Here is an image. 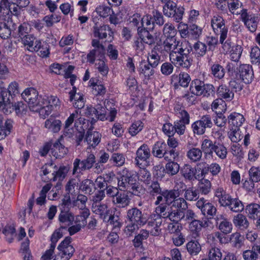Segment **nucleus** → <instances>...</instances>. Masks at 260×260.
Here are the masks:
<instances>
[{"mask_svg":"<svg viewBox=\"0 0 260 260\" xmlns=\"http://www.w3.org/2000/svg\"><path fill=\"white\" fill-rule=\"evenodd\" d=\"M162 32L164 40L162 53L169 54L170 61L176 67L188 68L191 65L189 54L192 50L190 43L185 40L177 39V29L171 23L164 25Z\"/></svg>","mask_w":260,"mask_h":260,"instance_id":"nucleus-1","label":"nucleus"},{"mask_svg":"<svg viewBox=\"0 0 260 260\" xmlns=\"http://www.w3.org/2000/svg\"><path fill=\"white\" fill-rule=\"evenodd\" d=\"M76 91V88L74 87L73 89L69 92L70 101L72 102L73 106L78 109L72 113L65 121L64 131L65 134L68 135L69 137H71L75 132L74 128L72 127L74 122L75 129L78 131L84 130L86 127V120L81 116L80 111L85 105L83 95L80 92L77 93Z\"/></svg>","mask_w":260,"mask_h":260,"instance_id":"nucleus-2","label":"nucleus"},{"mask_svg":"<svg viewBox=\"0 0 260 260\" xmlns=\"http://www.w3.org/2000/svg\"><path fill=\"white\" fill-rule=\"evenodd\" d=\"M121 177L118 181L120 190H126L135 196H140L143 189L137 181L135 172L124 168L119 172Z\"/></svg>","mask_w":260,"mask_h":260,"instance_id":"nucleus-3","label":"nucleus"},{"mask_svg":"<svg viewBox=\"0 0 260 260\" xmlns=\"http://www.w3.org/2000/svg\"><path fill=\"white\" fill-rule=\"evenodd\" d=\"M40 100V107L38 112L44 118L50 115L53 110L59 109L61 105V102L55 95H45Z\"/></svg>","mask_w":260,"mask_h":260,"instance_id":"nucleus-4","label":"nucleus"},{"mask_svg":"<svg viewBox=\"0 0 260 260\" xmlns=\"http://www.w3.org/2000/svg\"><path fill=\"white\" fill-rule=\"evenodd\" d=\"M22 99L27 103L29 110L38 112L40 107L41 99L42 95H39L38 91L34 88H27L21 93Z\"/></svg>","mask_w":260,"mask_h":260,"instance_id":"nucleus-5","label":"nucleus"},{"mask_svg":"<svg viewBox=\"0 0 260 260\" xmlns=\"http://www.w3.org/2000/svg\"><path fill=\"white\" fill-rule=\"evenodd\" d=\"M213 125L212 118L209 115H205L200 119L194 121L191 124V128L194 134L197 135H203L207 128H210Z\"/></svg>","mask_w":260,"mask_h":260,"instance_id":"nucleus-6","label":"nucleus"},{"mask_svg":"<svg viewBox=\"0 0 260 260\" xmlns=\"http://www.w3.org/2000/svg\"><path fill=\"white\" fill-rule=\"evenodd\" d=\"M164 14L168 17H173L176 22H180L184 13V9L182 7L177 8L173 2L165 4L163 7Z\"/></svg>","mask_w":260,"mask_h":260,"instance_id":"nucleus-7","label":"nucleus"},{"mask_svg":"<svg viewBox=\"0 0 260 260\" xmlns=\"http://www.w3.org/2000/svg\"><path fill=\"white\" fill-rule=\"evenodd\" d=\"M72 240L70 237H67L58 245L57 249L59 251L58 255L61 260H69L73 256L75 248L71 244Z\"/></svg>","mask_w":260,"mask_h":260,"instance_id":"nucleus-8","label":"nucleus"},{"mask_svg":"<svg viewBox=\"0 0 260 260\" xmlns=\"http://www.w3.org/2000/svg\"><path fill=\"white\" fill-rule=\"evenodd\" d=\"M91 45L93 49L87 54V60L90 63H93L96 59L98 61V59L104 58L105 50L104 46L100 43L98 40H92Z\"/></svg>","mask_w":260,"mask_h":260,"instance_id":"nucleus-9","label":"nucleus"},{"mask_svg":"<svg viewBox=\"0 0 260 260\" xmlns=\"http://www.w3.org/2000/svg\"><path fill=\"white\" fill-rule=\"evenodd\" d=\"M240 19L250 32H254L256 31L260 20L258 16L244 9L241 13Z\"/></svg>","mask_w":260,"mask_h":260,"instance_id":"nucleus-10","label":"nucleus"},{"mask_svg":"<svg viewBox=\"0 0 260 260\" xmlns=\"http://www.w3.org/2000/svg\"><path fill=\"white\" fill-rule=\"evenodd\" d=\"M137 30L139 37L145 44L150 45L155 43L158 44L161 42L160 34L159 32L155 33L153 36L146 28L141 27H138Z\"/></svg>","mask_w":260,"mask_h":260,"instance_id":"nucleus-11","label":"nucleus"},{"mask_svg":"<svg viewBox=\"0 0 260 260\" xmlns=\"http://www.w3.org/2000/svg\"><path fill=\"white\" fill-rule=\"evenodd\" d=\"M211 25L214 32L217 35H221V39L228 32V29L225 27L223 18L219 15L213 16L211 20Z\"/></svg>","mask_w":260,"mask_h":260,"instance_id":"nucleus-12","label":"nucleus"},{"mask_svg":"<svg viewBox=\"0 0 260 260\" xmlns=\"http://www.w3.org/2000/svg\"><path fill=\"white\" fill-rule=\"evenodd\" d=\"M150 156V151L148 146L144 144L141 145L136 152L135 158L136 164L140 168L146 166Z\"/></svg>","mask_w":260,"mask_h":260,"instance_id":"nucleus-13","label":"nucleus"},{"mask_svg":"<svg viewBox=\"0 0 260 260\" xmlns=\"http://www.w3.org/2000/svg\"><path fill=\"white\" fill-rule=\"evenodd\" d=\"M162 222V218L158 214H152L148 219V231L153 236H158L161 233L160 226Z\"/></svg>","mask_w":260,"mask_h":260,"instance_id":"nucleus-14","label":"nucleus"},{"mask_svg":"<svg viewBox=\"0 0 260 260\" xmlns=\"http://www.w3.org/2000/svg\"><path fill=\"white\" fill-rule=\"evenodd\" d=\"M95 118L101 121L108 120L110 122L113 121L117 114V111L115 108H111L109 114L107 116L106 108L102 104H98L95 106Z\"/></svg>","mask_w":260,"mask_h":260,"instance_id":"nucleus-15","label":"nucleus"},{"mask_svg":"<svg viewBox=\"0 0 260 260\" xmlns=\"http://www.w3.org/2000/svg\"><path fill=\"white\" fill-rule=\"evenodd\" d=\"M97 18H93L92 20L95 23L94 26V35L95 37H98L100 39H106L108 37L109 41H111L112 39L113 32L110 27L107 25H103L100 27L98 26Z\"/></svg>","mask_w":260,"mask_h":260,"instance_id":"nucleus-16","label":"nucleus"},{"mask_svg":"<svg viewBox=\"0 0 260 260\" xmlns=\"http://www.w3.org/2000/svg\"><path fill=\"white\" fill-rule=\"evenodd\" d=\"M126 219L127 221L144 225L147 222V219L144 217L141 211L137 208H133L127 211Z\"/></svg>","mask_w":260,"mask_h":260,"instance_id":"nucleus-17","label":"nucleus"},{"mask_svg":"<svg viewBox=\"0 0 260 260\" xmlns=\"http://www.w3.org/2000/svg\"><path fill=\"white\" fill-rule=\"evenodd\" d=\"M197 207L204 215L213 216L216 212V208L209 201L202 198L196 202Z\"/></svg>","mask_w":260,"mask_h":260,"instance_id":"nucleus-18","label":"nucleus"},{"mask_svg":"<svg viewBox=\"0 0 260 260\" xmlns=\"http://www.w3.org/2000/svg\"><path fill=\"white\" fill-rule=\"evenodd\" d=\"M12 107L8 91L6 90H2L0 93V111L9 114L13 110Z\"/></svg>","mask_w":260,"mask_h":260,"instance_id":"nucleus-19","label":"nucleus"},{"mask_svg":"<svg viewBox=\"0 0 260 260\" xmlns=\"http://www.w3.org/2000/svg\"><path fill=\"white\" fill-rule=\"evenodd\" d=\"M239 73L240 78L245 83H249L252 81L253 72L251 66L247 64H241L239 66Z\"/></svg>","mask_w":260,"mask_h":260,"instance_id":"nucleus-20","label":"nucleus"},{"mask_svg":"<svg viewBox=\"0 0 260 260\" xmlns=\"http://www.w3.org/2000/svg\"><path fill=\"white\" fill-rule=\"evenodd\" d=\"M219 230L225 234L230 233L233 229L232 223L222 214L217 215L216 218Z\"/></svg>","mask_w":260,"mask_h":260,"instance_id":"nucleus-21","label":"nucleus"},{"mask_svg":"<svg viewBox=\"0 0 260 260\" xmlns=\"http://www.w3.org/2000/svg\"><path fill=\"white\" fill-rule=\"evenodd\" d=\"M216 93L218 98L225 102L231 101L234 97L233 91L225 85H220L216 90Z\"/></svg>","mask_w":260,"mask_h":260,"instance_id":"nucleus-22","label":"nucleus"},{"mask_svg":"<svg viewBox=\"0 0 260 260\" xmlns=\"http://www.w3.org/2000/svg\"><path fill=\"white\" fill-rule=\"evenodd\" d=\"M172 78L175 86H180L183 87H187L191 80L190 76L185 72H181L177 75H174Z\"/></svg>","mask_w":260,"mask_h":260,"instance_id":"nucleus-23","label":"nucleus"},{"mask_svg":"<svg viewBox=\"0 0 260 260\" xmlns=\"http://www.w3.org/2000/svg\"><path fill=\"white\" fill-rule=\"evenodd\" d=\"M12 127V121L10 119L5 120L0 115V140L4 139L10 134Z\"/></svg>","mask_w":260,"mask_h":260,"instance_id":"nucleus-24","label":"nucleus"},{"mask_svg":"<svg viewBox=\"0 0 260 260\" xmlns=\"http://www.w3.org/2000/svg\"><path fill=\"white\" fill-rule=\"evenodd\" d=\"M91 209L94 214L99 215L100 218L104 220L106 219L110 212L107 205L105 204L93 203Z\"/></svg>","mask_w":260,"mask_h":260,"instance_id":"nucleus-25","label":"nucleus"},{"mask_svg":"<svg viewBox=\"0 0 260 260\" xmlns=\"http://www.w3.org/2000/svg\"><path fill=\"white\" fill-rule=\"evenodd\" d=\"M101 135L98 132L89 129L86 134L85 139L91 147H95L100 142Z\"/></svg>","mask_w":260,"mask_h":260,"instance_id":"nucleus-26","label":"nucleus"},{"mask_svg":"<svg viewBox=\"0 0 260 260\" xmlns=\"http://www.w3.org/2000/svg\"><path fill=\"white\" fill-rule=\"evenodd\" d=\"M153 68L149 63L144 61L140 63L138 71L140 75L144 76L145 80H149L154 73Z\"/></svg>","mask_w":260,"mask_h":260,"instance_id":"nucleus-27","label":"nucleus"},{"mask_svg":"<svg viewBox=\"0 0 260 260\" xmlns=\"http://www.w3.org/2000/svg\"><path fill=\"white\" fill-rule=\"evenodd\" d=\"M174 111L175 115L179 118L178 121L185 123H189L190 116L184 107L180 105H176Z\"/></svg>","mask_w":260,"mask_h":260,"instance_id":"nucleus-28","label":"nucleus"},{"mask_svg":"<svg viewBox=\"0 0 260 260\" xmlns=\"http://www.w3.org/2000/svg\"><path fill=\"white\" fill-rule=\"evenodd\" d=\"M196 170L188 164L183 166L181 169V173L185 179L189 181L200 179L199 175L196 176Z\"/></svg>","mask_w":260,"mask_h":260,"instance_id":"nucleus-29","label":"nucleus"},{"mask_svg":"<svg viewBox=\"0 0 260 260\" xmlns=\"http://www.w3.org/2000/svg\"><path fill=\"white\" fill-rule=\"evenodd\" d=\"M3 21L0 22V37L3 39H8L11 34V30L10 28V24L11 23L9 21V16H5Z\"/></svg>","mask_w":260,"mask_h":260,"instance_id":"nucleus-30","label":"nucleus"},{"mask_svg":"<svg viewBox=\"0 0 260 260\" xmlns=\"http://www.w3.org/2000/svg\"><path fill=\"white\" fill-rule=\"evenodd\" d=\"M226 205L223 206H228L233 212H241L244 209V205L239 199L236 198H232L230 196L229 199L225 202Z\"/></svg>","mask_w":260,"mask_h":260,"instance_id":"nucleus-31","label":"nucleus"},{"mask_svg":"<svg viewBox=\"0 0 260 260\" xmlns=\"http://www.w3.org/2000/svg\"><path fill=\"white\" fill-rule=\"evenodd\" d=\"M209 223L208 220L200 221L199 220H193L191 221L189 225V230L197 236L199 233L201 231L202 228H206L208 226Z\"/></svg>","mask_w":260,"mask_h":260,"instance_id":"nucleus-32","label":"nucleus"},{"mask_svg":"<svg viewBox=\"0 0 260 260\" xmlns=\"http://www.w3.org/2000/svg\"><path fill=\"white\" fill-rule=\"evenodd\" d=\"M61 126L60 120L51 117L45 122V127L53 133L58 132Z\"/></svg>","mask_w":260,"mask_h":260,"instance_id":"nucleus-33","label":"nucleus"},{"mask_svg":"<svg viewBox=\"0 0 260 260\" xmlns=\"http://www.w3.org/2000/svg\"><path fill=\"white\" fill-rule=\"evenodd\" d=\"M161 194L164 197L166 203L172 204L174 201L180 196V191L177 189L165 190Z\"/></svg>","mask_w":260,"mask_h":260,"instance_id":"nucleus-34","label":"nucleus"},{"mask_svg":"<svg viewBox=\"0 0 260 260\" xmlns=\"http://www.w3.org/2000/svg\"><path fill=\"white\" fill-rule=\"evenodd\" d=\"M229 123L232 127H239L245 121L243 115L240 113L234 112L228 117Z\"/></svg>","mask_w":260,"mask_h":260,"instance_id":"nucleus-35","label":"nucleus"},{"mask_svg":"<svg viewBox=\"0 0 260 260\" xmlns=\"http://www.w3.org/2000/svg\"><path fill=\"white\" fill-rule=\"evenodd\" d=\"M114 205H117L119 207L124 208L130 203V199L126 193H118L116 197L112 200Z\"/></svg>","mask_w":260,"mask_h":260,"instance_id":"nucleus-36","label":"nucleus"},{"mask_svg":"<svg viewBox=\"0 0 260 260\" xmlns=\"http://www.w3.org/2000/svg\"><path fill=\"white\" fill-rule=\"evenodd\" d=\"M87 170L86 167L79 158H76L73 162V169L72 174L75 176L78 180L79 178L83 175V172Z\"/></svg>","mask_w":260,"mask_h":260,"instance_id":"nucleus-37","label":"nucleus"},{"mask_svg":"<svg viewBox=\"0 0 260 260\" xmlns=\"http://www.w3.org/2000/svg\"><path fill=\"white\" fill-rule=\"evenodd\" d=\"M216 145V143H213L212 141L210 139H203L201 142L202 151L206 155H212Z\"/></svg>","mask_w":260,"mask_h":260,"instance_id":"nucleus-38","label":"nucleus"},{"mask_svg":"<svg viewBox=\"0 0 260 260\" xmlns=\"http://www.w3.org/2000/svg\"><path fill=\"white\" fill-rule=\"evenodd\" d=\"M89 86L92 87V92L95 95H102L106 93V88L100 82H95L94 79L91 78L89 81Z\"/></svg>","mask_w":260,"mask_h":260,"instance_id":"nucleus-39","label":"nucleus"},{"mask_svg":"<svg viewBox=\"0 0 260 260\" xmlns=\"http://www.w3.org/2000/svg\"><path fill=\"white\" fill-rule=\"evenodd\" d=\"M52 149L53 155L56 158L63 157L68 152V149L57 141L53 144Z\"/></svg>","mask_w":260,"mask_h":260,"instance_id":"nucleus-40","label":"nucleus"},{"mask_svg":"<svg viewBox=\"0 0 260 260\" xmlns=\"http://www.w3.org/2000/svg\"><path fill=\"white\" fill-rule=\"evenodd\" d=\"M211 109L217 114H221L226 110V104L224 100L217 98L211 104Z\"/></svg>","mask_w":260,"mask_h":260,"instance_id":"nucleus-41","label":"nucleus"},{"mask_svg":"<svg viewBox=\"0 0 260 260\" xmlns=\"http://www.w3.org/2000/svg\"><path fill=\"white\" fill-rule=\"evenodd\" d=\"M166 148L167 145L164 142L157 141L153 146L152 153L155 157L162 158Z\"/></svg>","mask_w":260,"mask_h":260,"instance_id":"nucleus-42","label":"nucleus"},{"mask_svg":"<svg viewBox=\"0 0 260 260\" xmlns=\"http://www.w3.org/2000/svg\"><path fill=\"white\" fill-rule=\"evenodd\" d=\"M246 211L251 219H255L260 217V205L257 204H251L247 206Z\"/></svg>","mask_w":260,"mask_h":260,"instance_id":"nucleus-43","label":"nucleus"},{"mask_svg":"<svg viewBox=\"0 0 260 260\" xmlns=\"http://www.w3.org/2000/svg\"><path fill=\"white\" fill-rule=\"evenodd\" d=\"M204 83L199 79L193 80L190 84V90L191 92L196 95L203 94V87Z\"/></svg>","mask_w":260,"mask_h":260,"instance_id":"nucleus-44","label":"nucleus"},{"mask_svg":"<svg viewBox=\"0 0 260 260\" xmlns=\"http://www.w3.org/2000/svg\"><path fill=\"white\" fill-rule=\"evenodd\" d=\"M228 137L234 143H237L243 137V133L239 127H232L228 132Z\"/></svg>","mask_w":260,"mask_h":260,"instance_id":"nucleus-45","label":"nucleus"},{"mask_svg":"<svg viewBox=\"0 0 260 260\" xmlns=\"http://www.w3.org/2000/svg\"><path fill=\"white\" fill-rule=\"evenodd\" d=\"M243 48L239 45L233 46L230 51V59L232 61L238 63L241 56Z\"/></svg>","mask_w":260,"mask_h":260,"instance_id":"nucleus-46","label":"nucleus"},{"mask_svg":"<svg viewBox=\"0 0 260 260\" xmlns=\"http://www.w3.org/2000/svg\"><path fill=\"white\" fill-rule=\"evenodd\" d=\"M69 169L66 166H60L57 171H54L52 173V177L50 179H52L53 181L56 180L58 179L60 180H63L66 176L68 173Z\"/></svg>","mask_w":260,"mask_h":260,"instance_id":"nucleus-47","label":"nucleus"},{"mask_svg":"<svg viewBox=\"0 0 260 260\" xmlns=\"http://www.w3.org/2000/svg\"><path fill=\"white\" fill-rule=\"evenodd\" d=\"M59 220L64 225H69L74 220L73 214L69 211H61L59 215Z\"/></svg>","mask_w":260,"mask_h":260,"instance_id":"nucleus-48","label":"nucleus"},{"mask_svg":"<svg viewBox=\"0 0 260 260\" xmlns=\"http://www.w3.org/2000/svg\"><path fill=\"white\" fill-rule=\"evenodd\" d=\"M187 157L192 162L199 161L202 156V151L198 148H192L187 152Z\"/></svg>","mask_w":260,"mask_h":260,"instance_id":"nucleus-49","label":"nucleus"},{"mask_svg":"<svg viewBox=\"0 0 260 260\" xmlns=\"http://www.w3.org/2000/svg\"><path fill=\"white\" fill-rule=\"evenodd\" d=\"M162 217H168L169 219L174 222H178L182 219V211L180 210H174L171 212H168L162 214Z\"/></svg>","mask_w":260,"mask_h":260,"instance_id":"nucleus-50","label":"nucleus"},{"mask_svg":"<svg viewBox=\"0 0 260 260\" xmlns=\"http://www.w3.org/2000/svg\"><path fill=\"white\" fill-rule=\"evenodd\" d=\"M95 11L97 14L102 18H106L113 14L112 9L105 5L98 6Z\"/></svg>","mask_w":260,"mask_h":260,"instance_id":"nucleus-51","label":"nucleus"},{"mask_svg":"<svg viewBox=\"0 0 260 260\" xmlns=\"http://www.w3.org/2000/svg\"><path fill=\"white\" fill-rule=\"evenodd\" d=\"M89 210L86 209L82 211L80 215L76 216L75 223L83 228L87 224L86 219L89 215Z\"/></svg>","mask_w":260,"mask_h":260,"instance_id":"nucleus-52","label":"nucleus"},{"mask_svg":"<svg viewBox=\"0 0 260 260\" xmlns=\"http://www.w3.org/2000/svg\"><path fill=\"white\" fill-rule=\"evenodd\" d=\"M233 223L236 226L246 229L248 226V221L246 217L241 214H238L234 217Z\"/></svg>","mask_w":260,"mask_h":260,"instance_id":"nucleus-53","label":"nucleus"},{"mask_svg":"<svg viewBox=\"0 0 260 260\" xmlns=\"http://www.w3.org/2000/svg\"><path fill=\"white\" fill-rule=\"evenodd\" d=\"M215 196L218 198L219 203L221 206L226 205L225 202L230 199V195L226 194L225 191L222 187H218L215 191Z\"/></svg>","mask_w":260,"mask_h":260,"instance_id":"nucleus-54","label":"nucleus"},{"mask_svg":"<svg viewBox=\"0 0 260 260\" xmlns=\"http://www.w3.org/2000/svg\"><path fill=\"white\" fill-rule=\"evenodd\" d=\"M150 232L146 230H142L140 233L135 236L133 240L135 247H139L142 244V241L147 239Z\"/></svg>","mask_w":260,"mask_h":260,"instance_id":"nucleus-55","label":"nucleus"},{"mask_svg":"<svg viewBox=\"0 0 260 260\" xmlns=\"http://www.w3.org/2000/svg\"><path fill=\"white\" fill-rule=\"evenodd\" d=\"M188 252L191 255L198 254L201 250V247L198 242L191 241L186 244Z\"/></svg>","mask_w":260,"mask_h":260,"instance_id":"nucleus-56","label":"nucleus"},{"mask_svg":"<svg viewBox=\"0 0 260 260\" xmlns=\"http://www.w3.org/2000/svg\"><path fill=\"white\" fill-rule=\"evenodd\" d=\"M211 72L214 77L219 79L223 78L225 75L224 68L218 63H215L212 66Z\"/></svg>","mask_w":260,"mask_h":260,"instance_id":"nucleus-57","label":"nucleus"},{"mask_svg":"<svg viewBox=\"0 0 260 260\" xmlns=\"http://www.w3.org/2000/svg\"><path fill=\"white\" fill-rule=\"evenodd\" d=\"M165 169L167 174L173 176L176 175L179 172L180 166L178 163L174 161H171L166 164Z\"/></svg>","mask_w":260,"mask_h":260,"instance_id":"nucleus-58","label":"nucleus"},{"mask_svg":"<svg viewBox=\"0 0 260 260\" xmlns=\"http://www.w3.org/2000/svg\"><path fill=\"white\" fill-rule=\"evenodd\" d=\"M208 260H221L222 253L218 248L211 247L208 250Z\"/></svg>","mask_w":260,"mask_h":260,"instance_id":"nucleus-59","label":"nucleus"},{"mask_svg":"<svg viewBox=\"0 0 260 260\" xmlns=\"http://www.w3.org/2000/svg\"><path fill=\"white\" fill-rule=\"evenodd\" d=\"M64 230L65 228H63V225H61L60 228L54 232L51 237V243L50 246L55 248L56 243L58 242V240L63 236V231Z\"/></svg>","mask_w":260,"mask_h":260,"instance_id":"nucleus-60","label":"nucleus"},{"mask_svg":"<svg viewBox=\"0 0 260 260\" xmlns=\"http://www.w3.org/2000/svg\"><path fill=\"white\" fill-rule=\"evenodd\" d=\"M144 126L143 122L138 120L133 122L128 128V132L132 136H135L142 131Z\"/></svg>","mask_w":260,"mask_h":260,"instance_id":"nucleus-61","label":"nucleus"},{"mask_svg":"<svg viewBox=\"0 0 260 260\" xmlns=\"http://www.w3.org/2000/svg\"><path fill=\"white\" fill-rule=\"evenodd\" d=\"M148 62L151 67L155 68L159 63L160 57L157 53L154 51L152 50L149 53L147 57Z\"/></svg>","mask_w":260,"mask_h":260,"instance_id":"nucleus-62","label":"nucleus"},{"mask_svg":"<svg viewBox=\"0 0 260 260\" xmlns=\"http://www.w3.org/2000/svg\"><path fill=\"white\" fill-rule=\"evenodd\" d=\"M80 189L86 193L91 194L94 189V184L89 179H85L82 182Z\"/></svg>","mask_w":260,"mask_h":260,"instance_id":"nucleus-63","label":"nucleus"},{"mask_svg":"<svg viewBox=\"0 0 260 260\" xmlns=\"http://www.w3.org/2000/svg\"><path fill=\"white\" fill-rule=\"evenodd\" d=\"M249 178L255 182L260 181V166L252 167L249 170Z\"/></svg>","mask_w":260,"mask_h":260,"instance_id":"nucleus-64","label":"nucleus"}]
</instances>
